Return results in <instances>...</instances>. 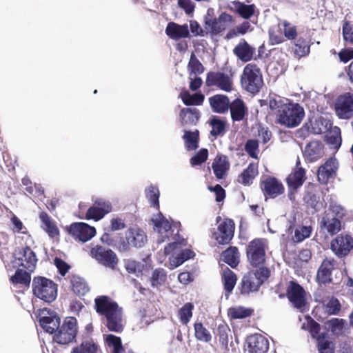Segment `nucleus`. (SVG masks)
I'll use <instances>...</instances> for the list:
<instances>
[{
	"instance_id": "4c0bfd02",
	"label": "nucleus",
	"mask_w": 353,
	"mask_h": 353,
	"mask_svg": "<svg viewBox=\"0 0 353 353\" xmlns=\"http://www.w3.org/2000/svg\"><path fill=\"white\" fill-rule=\"evenodd\" d=\"M311 40L309 37L301 34L294 40V54L300 57L310 53Z\"/></svg>"
},
{
	"instance_id": "bb28decb",
	"label": "nucleus",
	"mask_w": 353,
	"mask_h": 353,
	"mask_svg": "<svg viewBox=\"0 0 353 353\" xmlns=\"http://www.w3.org/2000/svg\"><path fill=\"white\" fill-rule=\"evenodd\" d=\"M323 145L319 141H312L305 148L304 156L309 162H314L323 157Z\"/></svg>"
},
{
	"instance_id": "39448f33",
	"label": "nucleus",
	"mask_w": 353,
	"mask_h": 353,
	"mask_svg": "<svg viewBox=\"0 0 353 353\" xmlns=\"http://www.w3.org/2000/svg\"><path fill=\"white\" fill-rule=\"evenodd\" d=\"M148 242V236L143 230L137 227L129 228L125 233L124 237H121L117 246L120 252H125L132 248H141Z\"/></svg>"
},
{
	"instance_id": "aec40b11",
	"label": "nucleus",
	"mask_w": 353,
	"mask_h": 353,
	"mask_svg": "<svg viewBox=\"0 0 353 353\" xmlns=\"http://www.w3.org/2000/svg\"><path fill=\"white\" fill-rule=\"evenodd\" d=\"M260 187L264 196L274 199L284 193L283 183L274 176H268L261 181Z\"/></svg>"
},
{
	"instance_id": "c85d7f7f",
	"label": "nucleus",
	"mask_w": 353,
	"mask_h": 353,
	"mask_svg": "<svg viewBox=\"0 0 353 353\" xmlns=\"http://www.w3.org/2000/svg\"><path fill=\"white\" fill-rule=\"evenodd\" d=\"M39 219L41 221V228L48 234L49 237L53 239L59 236V230L55 223L48 214L44 211L39 213Z\"/></svg>"
},
{
	"instance_id": "f257e3e1",
	"label": "nucleus",
	"mask_w": 353,
	"mask_h": 353,
	"mask_svg": "<svg viewBox=\"0 0 353 353\" xmlns=\"http://www.w3.org/2000/svg\"><path fill=\"white\" fill-rule=\"evenodd\" d=\"M94 308L110 332L116 333L123 332L124 329L123 309L110 296L107 295L97 296L94 299Z\"/></svg>"
},
{
	"instance_id": "c756f323",
	"label": "nucleus",
	"mask_w": 353,
	"mask_h": 353,
	"mask_svg": "<svg viewBox=\"0 0 353 353\" xmlns=\"http://www.w3.org/2000/svg\"><path fill=\"white\" fill-rule=\"evenodd\" d=\"M259 174L258 163H250L248 167L238 176L237 181L244 185H250L255 177Z\"/></svg>"
},
{
	"instance_id": "9d476101",
	"label": "nucleus",
	"mask_w": 353,
	"mask_h": 353,
	"mask_svg": "<svg viewBox=\"0 0 353 353\" xmlns=\"http://www.w3.org/2000/svg\"><path fill=\"white\" fill-rule=\"evenodd\" d=\"M37 261L35 252L28 245L18 247L13 252L14 266L21 267L30 272L35 270Z\"/></svg>"
},
{
	"instance_id": "79ce46f5",
	"label": "nucleus",
	"mask_w": 353,
	"mask_h": 353,
	"mask_svg": "<svg viewBox=\"0 0 353 353\" xmlns=\"http://www.w3.org/2000/svg\"><path fill=\"white\" fill-rule=\"evenodd\" d=\"M30 272L27 270L18 268L14 274L10 279V282L14 285H21V286L28 287L31 282Z\"/></svg>"
},
{
	"instance_id": "423d86ee",
	"label": "nucleus",
	"mask_w": 353,
	"mask_h": 353,
	"mask_svg": "<svg viewBox=\"0 0 353 353\" xmlns=\"http://www.w3.org/2000/svg\"><path fill=\"white\" fill-rule=\"evenodd\" d=\"M268 248L267 239L255 238L246 247V256L250 265L254 268H264L266 261V250Z\"/></svg>"
},
{
	"instance_id": "e433bc0d",
	"label": "nucleus",
	"mask_w": 353,
	"mask_h": 353,
	"mask_svg": "<svg viewBox=\"0 0 353 353\" xmlns=\"http://www.w3.org/2000/svg\"><path fill=\"white\" fill-rule=\"evenodd\" d=\"M215 338L218 339L222 349L228 350V336L230 334L229 325L224 321H221L216 325L214 331Z\"/></svg>"
},
{
	"instance_id": "3c124183",
	"label": "nucleus",
	"mask_w": 353,
	"mask_h": 353,
	"mask_svg": "<svg viewBox=\"0 0 353 353\" xmlns=\"http://www.w3.org/2000/svg\"><path fill=\"white\" fill-rule=\"evenodd\" d=\"M105 344L113 348V353H123L124 348L122 345L121 339L112 334H107L105 336Z\"/></svg>"
},
{
	"instance_id": "7ed1b4c3",
	"label": "nucleus",
	"mask_w": 353,
	"mask_h": 353,
	"mask_svg": "<svg viewBox=\"0 0 353 353\" xmlns=\"http://www.w3.org/2000/svg\"><path fill=\"white\" fill-rule=\"evenodd\" d=\"M304 116V109L299 103H287L276 112V121L281 125L292 128L301 123Z\"/></svg>"
},
{
	"instance_id": "ddd939ff",
	"label": "nucleus",
	"mask_w": 353,
	"mask_h": 353,
	"mask_svg": "<svg viewBox=\"0 0 353 353\" xmlns=\"http://www.w3.org/2000/svg\"><path fill=\"white\" fill-rule=\"evenodd\" d=\"M90 255L101 265L112 270L115 269L119 263L117 255L113 250L100 245L92 248Z\"/></svg>"
},
{
	"instance_id": "b1692460",
	"label": "nucleus",
	"mask_w": 353,
	"mask_h": 353,
	"mask_svg": "<svg viewBox=\"0 0 353 353\" xmlns=\"http://www.w3.org/2000/svg\"><path fill=\"white\" fill-rule=\"evenodd\" d=\"M336 263V261L333 258L323 260L316 274V280L319 283L326 285L332 282V274Z\"/></svg>"
},
{
	"instance_id": "a211bd4d",
	"label": "nucleus",
	"mask_w": 353,
	"mask_h": 353,
	"mask_svg": "<svg viewBox=\"0 0 353 353\" xmlns=\"http://www.w3.org/2000/svg\"><path fill=\"white\" fill-rule=\"evenodd\" d=\"M339 162L335 157L329 158L317 170V180L322 185H327L330 180L336 176Z\"/></svg>"
},
{
	"instance_id": "6ab92c4d",
	"label": "nucleus",
	"mask_w": 353,
	"mask_h": 353,
	"mask_svg": "<svg viewBox=\"0 0 353 353\" xmlns=\"http://www.w3.org/2000/svg\"><path fill=\"white\" fill-rule=\"evenodd\" d=\"M335 112L339 119H349L353 117V94L340 95L335 103Z\"/></svg>"
},
{
	"instance_id": "dca6fc26",
	"label": "nucleus",
	"mask_w": 353,
	"mask_h": 353,
	"mask_svg": "<svg viewBox=\"0 0 353 353\" xmlns=\"http://www.w3.org/2000/svg\"><path fill=\"white\" fill-rule=\"evenodd\" d=\"M111 211L112 205L109 201L102 199H98L94 202L93 205L85 211V214L79 215V217L82 219L98 221Z\"/></svg>"
},
{
	"instance_id": "338daca9",
	"label": "nucleus",
	"mask_w": 353,
	"mask_h": 353,
	"mask_svg": "<svg viewBox=\"0 0 353 353\" xmlns=\"http://www.w3.org/2000/svg\"><path fill=\"white\" fill-rule=\"evenodd\" d=\"M285 41L281 29L270 28L269 30V42L270 45H277Z\"/></svg>"
},
{
	"instance_id": "4be33fe9",
	"label": "nucleus",
	"mask_w": 353,
	"mask_h": 353,
	"mask_svg": "<svg viewBox=\"0 0 353 353\" xmlns=\"http://www.w3.org/2000/svg\"><path fill=\"white\" fill-rule=\"evenodd\" d=\"M60 318L55 312L44 309L39 313V323L50 334H55L60 325Z\"/></svg>"
},
{
	"instance_id": "2f4dec72",
	"label": "nucleus",
	"mask_w": 353,
	"mask_h": 353,
	"mask_svg": "<svg viewBox=\"0 0 353 353\" xmlns=\"http://www.w3.org/2000/svg\"><path fill=\"white\" fill-rule=\"evenodd\" d=\"M212 168L214 175L218 179H221L230 168V163L227 156L218 154L214 159Z\"/></svg>"
},
{
	"instance_id": "20e7f679",
	"label": "nucleus",
	"mask_w": 353,
	"mask_h": 353,
	"mask_svg": "<svg viewBox=\"0 0 353 353\" xmlns=\"http://www.w3.org/2000/svg\"><path fill=\"white\" fill-rule=\"evenodd\" d=\"M57 288V283L44 276H34L32 282L33 294L47 303H52L56 299Z\"/></svg>"
},
{
	"instance_id": "680f3d73",
	"label": "nucleus",
	"mask_w": 353,
	"mask_h": 353,
	"mask_svg": "<svg viewBox=\"0 0 353 353\" xmlns=\"http://www.w3.org/2000/svg\"><path fill=\"white\" fill-rule=\"evenodd\" d=\"M253 310L243 307H232L230 309V314L232 319H243L252 314Z\"/></svg>"
},
{
	"instance_id": "13d9d810",
	"label": "nucleus",
	"mask_w": 353,
	"mask_h": 353,
	"mask_svg": "<svg viewBox=\"0 0 353 353\" xmlns=\"http://www.w3.org/2000/svg\"><path fill=\"white\" fill-rule=\"evenodd\" d=\"M195 256L194 252L190 249H185L181 251L172 260V265L177 267L185 261L192 259Z\"/></svg>"
},
{
	"instance_id": "f8f14e48",
	"label": "nucleus",
	"mask_w": 353,
	"mask_h": 353,
	"mask_svg": "<svg viewBox=\"0 0 353 353\" xmlns=\"http://www.w3.org/2000/svg\"><path fill=\"white\" fill-rule=\"evenodd\" d=\"M285 296L296 309L302 310L307 304L306 292L304 288L294 281L288 283L285 294H280L279 297L283 298Z\"/></svg>"
},
{
	"instance_id": "c03bdc74",
	"label": "nucleus",
	"mask_w": 353,
	"mask_h": 353,
	"mask_svg": "<svg viewBox=\"0 0 353 353\" xmlns=\"http://www.w3.org/2000/svg\"><path fill=\"white\" fill-rule=\"evenodd\" d=\"M181 98L183 103L187 105H201L203 104L205 97L202 93L197 92L192 94L188 91H185L181 94Z\"/></svg>"
},
{
	"instance_id": "37998d69",
	"label": "nucleus",
	"mask_w": 353,
	"mask_h": 353,
	"mask_svg": "<svg viewBox=\"0 0 353 353\" xmlns=\"http://www.w3.org/2000/svg\"><path fill=\"white\" fill-rule=\"evenodd\" d=\"M222 256L223 261L233 268L239 263V253L236 247L230 246L223 252Z\"/></svg>"
},
{
	"instance_id": "774afa93",
	"label": "nucleus",
	"mask_w": 353,
	"mask_h": 353,
	"mask_svg": "<svg viewBox=\"0 0 353 353\" xmlns=\"http://www.w3.org/2000/svg\"><path fill=\"white\" fill-rule=\"evenodd\" d=\"M343 39L353 45V28L350 21H345L342 28Z\"/></svg>"
},
{
	"instance_id": "393cba45",
	"label": "nucleus",
	"mask_w": 353,
	"mask_h": 353,
	"mask_svg": "<svg viewBox=\"0 0 353 353\" xmlns=\"http://www.w3.org/2000/svg\"><path fill=\"white\" fill-rule=\"evenodd\" d=\"M165 34L172 40L190 37V33L187 24L180 25L175 22H169L165 28Z\"/></svg>"
},
{
	"instance_id": "0eeeda50",
	"label": "nucleus",
	"mask_w": 353,
	"mask_h": 353,
	"mask_svg": "<svg viewBox=\"0 0 353 353\" xmlns=\"http://www.w3.org/2000/svg\"><path fill=\"white\" fill-rule=\"evenodd\" d=\"M241 82L245 90L252 94L258 93L263 85L260 68L255 63L247 64L243 71Z\"/></svg>"
},
{
	"instance_id": "7c9ffc66",
	"label": "nucleus",
	"mask_w": 353,
	"mask_h": 353,
	"mask_svg": "<svg viewBox=\"0 0 353 353\" xmlns=\"http://www.w3.org/2000/svg\"><path fill=\"white\" fill-rule=\"evenodd\" d=\"M152 222L154 230L160 234L162 238L168 239L172 225L163 214L159 212L155 218L152 219Z\"/></svg>"
},
{
	"instance_id": "58836bf2",
	"label": "nucleus",
	"mask_w": 353,
	"mask_h": 353,
	"mask_svg": "<svg viewBox=\"0 0 353 353\" xmlns=\"http://www.w3.org/2000/svg\"><path fill=\"white\" fill-rule=\"evenodd\" d=\"M221 280L226 295H230L234 290L237 281L236 274L230 268H226L223 270Z\"/></svg>"
},
{
	"instance_id": "8fccbe9b",
	"label": "nucleus",
	"mask_w": 353,
	"mask_h": 353,
	"mask_svg": "<svg viewBox=\"0 0 353 353\" xmlns=\"http://www.w3.org/2000/svg\"><path fill=\"white\" fill-rule=\"evenodd\" d=\"M159 190L157 186L150 185L147 190H145V196L148 199L150 206L154 208L156 210H159Z\"/></svg>"
},
{
	"instance_id": "2eb2a0df",
	"label": "nucleus",
	"mask_w": 353,
	"mask_h": 353,
	"mask_svg": "<svg viewBox=\"0 0 353 353\" xmlns=\"http://www.w3.org/2000/svg\"><path fill=\"white\" fill-rule=\"evenodd\" d=\"M205 85L208 87H216L227 92H231L233 89L232 77L221 72L210 71L208 72Z\"/></svg>"
},
{
	"instance_id": "5701e85b",
	"label": "nucleus",
	"mask_w": 353,
	"mask_h": 353,
	"mask_svg": "<svg viewBox=\"0 0 353 353\" xmlns=\"http://www.w3.org/2000/svg\"><path fill=\"white\" fill-rule=\"evenodd\" d=\"M248 353H267L269 350V341L261 334H254L246 339Z\"/></svg>"
},
{
	"instance_id": "1a4fd4ad",
	"label": "nucleus",
	"mask_w": 353,
	"mask_h": 353,
	"mask_svg": "<svg viewBox=\"0 0 353 353\" xmlns=\"http://www.w3.org/2000/svg\"><path fill=\"white\" fill-rule=\"evenodd\" d=\"M77 332V319L73 316H68L64 319L63 323L59 325L53 336V340L59 344L66 345L75 339Z\"/></svg>"
},
{
	"instance_id": "864d4df0",
	"label": "nucleus",
	"mask_w": 353,
	"mask_h": 353,
	"mask_svg": "<svg viewBox=\"0 0 353 353\" xmlns=\"http://www.w3.org/2000/svg\"><path fill=\"white\" fill-rule=\"evenodd\" d=\"M314 127H313L314 132L315 134H323L331 130L332 127V122L327 119L321 117L315 120Z\"/></svg>"
},
{
	"instance_id": "a878e982",
	"label": "nucleus",
	"mask_w": 353,
	"mask_h": 353,
	"mask_svg": "<svg viewBox=\"0 0 353 353\" xmlns=\"http://www.w3.org/2000/svg\"><path fill=\"white\" fill-rule=\"evenodd\" d=\"M231 119L234 122L241 121L248 115V108L244 101L241 99L233 100L229 107Z\"/></svg>"
},
{
	"instance_id": "f3484780",
	"label": "nucleus",
	"mask_w": 353,
	"mask_h": 353,
	"mask_svg": "<svg viewBox=\"0 0 353 353\" xmlns=\"http://www.w3.org/2000/svg\"><path fill=\"white\" fill-rule=\"evenodd\" d=\"M330 249L338 258H344L353 249V238L347 234H338L331 241Z\"/></svg>"
},
{
	"instance_id": "09e8293b",
	"label": "nucleus",
	"mask_w": 353,
	"mask_h": 353,
	"mask_svg": "<svg viewBox=\"0 0 353 353\" xmlns=\"http://www.w3.org/2000/svg\"><path fill=\"white\" fill-rule=\"evenodd\" d=\"M194 305L192 303H185L178 311V317L183 325H187L193 314Z\"/></svg>"
},
{
	"instance_id": "69168bd1",
	"label": "nucleus",
	"mask_w": 353,
	"mask_h": 353,
	"mask_svg": "<svg viewBox=\"0 0 353 353\" xmlns=\"http://www.w3.org/2000/svg\"><path fill=\"white\" fill-rule=\"evenodd\" d=\"M312 231L311 226H301L294 231V239L296 242H301L304 239L310 237Z\"/></svg>"
},
{
	"instance_id": "72a5a7b5",
	"label": "nucleus",
	"mask_w": 353,
	"mask_h": 353,
	"mask_svg": "<svg viewBox=\"0 0 353 353\" xmlns=\"http://www.w3.org/2000/svg\"><path fill=\"white\" fill-rule=\"evenodd\" d=\"M209 103L214 112L221 114L226 112L230 105L228 97L223 94L210 97Z\"/></svg>"
},
{
	"instance_id": "412c9836",
	"label": "nucleus",
	"mask_w": 353,
	"mask_h": 353,
	"mask_svg": "<svg viewBox=\"0 0 353 353\" xmlns=\"http://www.w3.org/2000/svg\"><path fill=\"white\" fill-rule=\"evenodd\" d=\"M235 224L232 219L225 218L219 225L215 239L222 245L229 244L234 236Z\"/></svg>"
},
{
	"instance_id": "c9c22d12",
	"label": "nucleus",
	"mask_w": 353,
	"mask_h": 353,
	"mask_svg": "<svg viewBox=\"0 0 353 353\" xmlns=\"http://www.w3.org/2000/svg\"><path fill=\"white\" fill-rule=\"evenodd\" d=\"M72 291L77 296H81L90 291V288L85 279L78 275L69 276Z\"/></svg>"
},
{
	"instance_id": "a19ab883",
	"label": "nucleus",
	"mask_w": 353,
	"mask_h": 353,
	"mask_svg": "<svg viewBox=\"0 0 353 353\" xmlns=\"http://www.w3.org/2000/svg\"><path fill=\"white\" fill-rule=\"evenodd\" d=\"M327 334L325 332L321 333L317 337L316 347L319 353H334L335 352V343L332 341L326 339Z\"/></svg>"
},
{
	"instance_id": "49530a36",
	"label": "nucleus",
	"mask_w": 353,
	"mask_h": 353,
	"mask_svg": "<svg viewBox=\"0 0 353 353\" xmlns=\"http://www.w3.org/2000/svg\"><path fill=\"white\" fill-rule=\"evenodd\" d=\"M212 127L210 134L214 137L223 136L225 132L226 123L216 116H213L209 121Z\"/></svg>"
},
{
	"instance_id": "473e14b6",
	"label": "nucleus",
	"mask_w": 353,
	"mask_h": 353,
	"mask_svg": "<svg viewBox=\"0 0 353 353\" xmlns=\"http://www.w3.org/2000/svg\"><path fill=\"white\" fill-rule=\"evenodd\" d=\"M305 174V170L303 168L293 169L286 179L288 187L294 190L300 188L306 179Z\"/></svg>"
},
{
	"instance_id": "f03ea898",
	"label": "nucleus",
	"mask_w": 353,
	"mask_h": 353,
	"mask_svg": "<svg viewBox=\"0 0 353 353\" xmlns=\"http://www.w3.org/2000/svg\"><path fill=\"white\" fill-rule=\"evenodd\" d=\"M345 215L344 207L336 203H330L319 223L321 229L331 236L337 234L343 228V220Z\"/></svg>"
},
{
	"instance_id": "052dcab7",
	"label": "nucleus",
	"mask_w": 353,
	"mask_h": 353,
	"mask_svg": "<svg viewBox=\"0 0 353 353\" xmlns=\"http://www.w3.org/2000/svg\"><path fill=\"white\" fill-rule=\"evenodd\" d=\"M259 146L258 140L248 139L245 144L244 149L250 157L258 159Z\"/></svg>"
},
{
	"instance_id": "cd10ccee",
	"label": "nucleus",
	"mask_w": 353,
	"mask_h": 353,
	"mask_svg": "<svg viewBox=\"0 0 353 353\" xmlns=\"http://www.w3.org/2000/svg\"><path fill=\"white\" fill-rule=\"evenodd\" d=\"M255 50L245 40L242 39L234 48L233 52L239 59L248 62L253 58Z\"/></svg>"
},
{
	"instance_id": "0e129e2a",
	"label": "nucleus",
	"mask_w": 353,
	"mask_h": 353,
	"mask_svg": "<svg viewBox=\"0 0 353 353\" xmlns=\"http://www.w3.org/2000/svg\"><path fill=\"white\" fill-rule=\"evenodd\" d=\"M283 35L288 40H294L298 37L297 29L294 25H292L288 21H283Z\"/></svg>"
},
{
	"instance_id": "f704fd0d",
	"label": "nucleus",
	"mask_w": 353,
	"mask_h": 353,
	"mask_svg": "<svg viewBox=\"0 0 353 353\" xmlns=\"http://www.w3.org/2000/svg\"><path fill=\"white\" fill-rule=\"evenodd\" d=\"M181 123L183 126L195 125L200 117V112L196 108H184L180 111Z\"/></svg>"
},
{
	"instance_id": "bf43d9fd",
	"label": "nucleus",
	"mask_w": 353,
	"mask_h": 353,
	"mask_svg": "<svg viewBox=\"0 0 353 353\" xmlns=\"http://www.w3.org/2000/svg\"><path fill=\"white\" fill-rule=\"evenodd\" d=\"M188 70L194 74H201L204 72V67L199 60L196 58L194 52L191 54L190 59L188 65Z\"/></svg>"
},
{
	"instance_id": "6e6d98bb",
	"label": "nucleus",
	"mask_w": 353,
	"mask_h": 353,
	"mask_svg": "<svg viewBox=\"0 0 353 353\" xmlns=\"http://www.w3.org/2000/svg\"><path fill=\"white\" fill-rule=\"evenodd\" d=\"M251 25L248 21H244L241 24L236 26L235 28L231 29L226 34L225 39H230L239 34H245L248 31L251 30Z\"/></svg>"
},
{
	"instance_id": "de8ad7c7",
	"label": "nucleus",
	"mask_w": 353,
	"mask_h": 353,
	"mask_svg": "<svg viewBox=\"0 0 353 353\" xmlns=\"http://www.w3.org/2000/svg\"><path fill=\"white\" fill-rule=\"evenodd\" d=\"M97 350L98 345L92 339H89L74 347L71 353H97Z\"/></svg>"
},
{
	"instance_id": "e2e57ef3",
	"label": "nucleus",
	"mask_w": 353,
	"mask_h": 353,
	"mask_svg": "<svg viewBox=\"0 0 353 353\" xmlns=\"http://www.w3.org/2000/svg\"><path fill=\"white\" fill-rule=\"evenodd\" d=\"M208 150L202 148L199 150L190 160L192 166L200 165L205 163L208 158Z\"/></svg>"
},
{
	"instance_id": "4468645a",
	"label": "nucleus",
	"mask_w": 353,
	"mask_h": 353,
	"mask_svg": "<svg viewBox=\"0 0 353 353\" xmlns=\"http://www.w3.org/2000/svg\"><path fill=\"white\" fill-rule=\"evenodd\" d=\"M67 233L76 241L87 242L96 235L94 227L83 222H74L65 228Z\"/></svg>"
},
{
	"instance_id": "6e6552de",
	"label": "nucleus",
	"mask_w": 353,
	"mask_h": 353,
	"mask_svg": "<svg viewBox=\"0 0 353 353\" xmlns=\"http://www.w3.org/2000/svg\"><path fill=\"white\" fill-rule=\"evenodd\" d=\"M270 272L268 268H260L256 271L248 272L243 276L240 283V292L248 294L257 291L260 286L268 279Z\"/></svg>"
},
{
	"instance_id": "9b49d317",
	"label": "nucleus",
	"mask_w": 353,
	"mask_h": 353,
	"mask_svg": "<svg viewBox=\"0 0 353 353\" xmlns=\"http://www.w3.org/2000/svg\"><path fill=\"white\" fill-rule=\"evenodd\" d=\"M234 21V17L225 12H221L217 18L210 17L208 13L204 19V26L212 34L217 35L228 29Z\"/></svg>"
},
{
	"instance_id": "5fc2aeb1",
	"label": "nucleus",
	"mask_w": 353,
	"mask_h": 353,
	"mask_svg": "<svg viewBox=\"0 0 353 353\" xmlns=\"http://www.w3.org/2000/svg\"><path fill=\"white\" fill-rule=\"evenodd\" d=\"M345 321L343 319L332 318L327 321L332 333L334 335L339 336L343 332Z\"/></svg>"
},
{
	"instance_id": "ea45409f",
	"label": "nucleus",
	"mask_w": 353,
	"mask_h": 353,
	"mask_svg": "<svg viewBox=\"0 0 353 353\" xmlns=\"http://www.w3.org/2000/svg\"><path fill=\"white\" fill-rule=\"evenodd\" d=\"M194 337L196 341L208 343L212 341L211 332L205 327L201 321H196L194 323Z\"/></svg>"
},
{
	"instance_id": "a18cd8bd",
	"label": "nucleus",
	"mask_w": 353,
	"mask_h": 353,
	"mask_svg": "<svg viewBox=\"0 0 353 353\" xmlns=\"http://www.w3.org/2000/svg\"><path fill=\"white\" fill-rule=\"evenodd\" d=\"M183 139L188 150H194L199 147V132L195 130L194 132L185 130Z\"/></svg>"
},
{
	"instance_id": "603ef678",
	"label": "nucleus",
	"mask_w": 353,
	"mask_h": 353,
	"mask_svg": "<svg viewBox=\"0 0 353 353\" xmlns=\"http://www.w3.org/2000/svg\"><path fill=\"white\" fill-rule=\"evenodd\" d=\"M167 280V274L164 269H155L150 277L151 285L153 288H158L165 283Z\"/></svg>"
},
{
	"instance_id": "4d7b16f0",
	"label": "nucleus",
	"mask_w": 353,
	"mask_h": 353,
	"mask_svg": "<svg viewBox=\"0 0 353 353\" xmlns=\"http://www.w3.org/2000/svg\"><path fill=\"white\" fill-rule=\"evenodd\" d=\"M332 134L327 137V143L329 144L332 148L338 150L342 143V138L341 136V129L334 126L332 130Z\"/></svg>"
}]
</instances>
